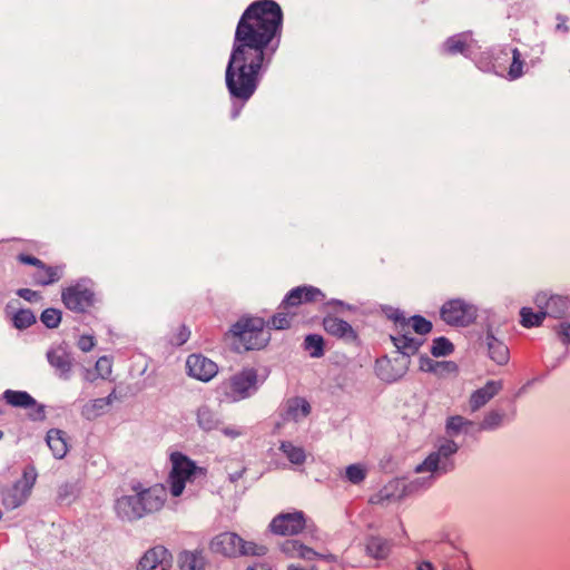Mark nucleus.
<instances>
[{
  "instance_id": "1",
  "label": "nucleus",
  "mask_w": 570,
  "mask_h": 570,
  "mask_svg": "<svg viewBox=\"0 0 570 570\" xmlns=\"http://www.w3.org/2000/svg\"><path fill=\"white\" fill-rule=\"evenodd\" d=\"M283 33V11L274 0H256L236 26L225 81L233 99L243 104L257 90L277 52Z\"/></svg>"
},
{
  "instance_id": "2",
  "label": "nucleus",
  "mask_w": 570,
  "mask_h": 570,
  "mask_svg": "<svg viewBox=\"0 0 570 570\" xmlns=\"http://www.w3.org/2000/svg\"><path fill=\"white\" fill-rule=\"evenodd\" d=\"M324 293L314 286H297L288 292L278 307V312L266 326L274 330H287L299 323L301 306L308 303H323Z\"/></svg>"
},
{
  "instance_id": "3",
  "label": "nucleus",
  "mask_w": 570,
  "mask_h": 570,
  "mask_svg": "<svg viewBox=\"0 0 570 570\" xmlns=\"http://www.w3.org/2000/svg\"><path fill=\"white\" fill-rule=\"evenodd\" d=\"M395 333L391 335L394 346L404 355L415 354L423 344L421 337H414L412 333L425 335L431 332L432 324L420 315L405 318L403 315L395 314Z\"/></svg>"
},
{
  "instance_id": "4",
  "label": "nucleus",
  "mask_w": 570,
  "mask_h": 570,
  "mask_svg": "<svg viewBox=\"0 0 570 570\" xmlns=\"http://www.w3.org/2000/svg\"><path fill=\"white\" fill-rule=\"evenodd\" d=\"M476 65L483 71H492L505 79L515 80L523 75L524 60L517 48L505 47L493 57H481Z\"/></svg>"
},
{
  "instance_id": "5",
  "label": "nucleus",
  "mask_w": 570,
  "mask_h": 570,
  "mask_svg": "<svg viewBox=\"0 0 570 570\" xmlns=\"http://www.w3.org/2000/svg\"><path fill=\"white\" fill-rule=\"evenodd\" d=\"M209 548L213 553L228 558L239 556H264L266 547L259 546L253 541H246L235 532H223L217 534L210 541Z\"/></svg>"
},
{
  "instance_id": "6",
  "label": "nucleus",
  "mask_w": 570,
  "mask_h": 570,
  "mask_svg": "<svg viewBox=\"0 0 570 570\" xmlns=\"http://www.w3.org/2000/svg\"><path fill=\"white\" fill-rule=\"evenodd\" d=\"M257 371L244 368L243 371L224 380L217 387L222 401L237 402L249 397L257 391Z\"/></svg>"
},
{
  "instance_id": "7",
  "label": "nucleus",
  "mask_w": 570,
  "mask_h": 570,
  "mask_svg": "<svg viewBox=\"0 0 570 570\" xmlns=\"http://www.w3.org/2000/svg\"><path fill=\"white\" fill-rule=\"evenodd\" d=\"M171 470L168 476L169 490L173 497H179L187 482L198 476L205 478L206 470L197 466L194 461L180 452L170 454Z\"/></svg>"
},
{
  "instance_id": "8",
  "label": "nucleus",
  "mask_w": 570,
  "mask_h": 570,
  "mask_svg": "<svg viewBox=\"0 0 570 570\" xmlns=\"http://www.w3.org/2000/svg\"><path fill=\"white\" fill-rule=\"evenodd\" d=\"M281 550L288 558H299L304 560L317 559V563L308 568L292 564L287 570H341V564L333 554H318L298 540H285L281 544Z\"/></svg>"
},
{
  "instance_id": "9",
  "label": "nucleus",
  "mask_w": 570,
  "mask_h": 570,
  "mask_svg": "<svg viewBox=\"0 0 570 570\" xmlns=\"http://www.w3.org/2000/svg\"><path fill=\"white\" fill-rule=\"evenodd\" d=\"M265 326L262 317H245L234 324L232 332L244 350H259L269 341V333L265 331Z\"/></svg>"
},
{
  "instance_id": "10",
  "label": "nucleus",
  "mask_w": 570,
  "mask_h": 570,
  "mask_svg": "<svg viewBox=\"0 0 570 570\" xmlns=\"http://www.w3.org/2000/svg\"><path fill=\"white\" fill-rule=\"evenodd\" d=\"M36 479L37 473L33 468L24 469L19 480L2 490V504L8 509H16L22 505L29 498Z\"/></svg>"
},
{
  "instance_id": "11",
  "label": "nucleus",
  "mask_w": 570,
  "mask_h": 570,
  "mask_svg": "<svg viewBox=\"0 0 570 570\" xmlns=\"http://www.w3.org/2000/svg\"><path fill=\"white\" fill-rule=\"evenodd\" d=\"M459 450L458 444L452 440H445L438 451L432 452L422 464L416 468V472L446 473L454 468L453 454Z\"/></svg>"
},
{
  "instance_id": "12",
  "label": "nucleus",
  "mask_w": 570,
  "mask_h": 570,
  "mask_svg": "<svg viewBox=\"0 0 570 570\" xmlns=\"http://www.w3.org/2000/svg\"><path fill=\"white\" fill-rule=\"evenodd\" d=\"M61 299L68 309L86 313L94 307L96 294L85 282H78L62 289Z\"/></svg>"
},
{
  "instance_id": "13",
  "label": "nucleus",
  "mask_w": 570,
  "mask_h": 570,
  "mask_svg": "<svg viewBox=\"0 0 570 570\" xmlns=\"http://www.w3.org/2000/svg\"><path fill=\"white\" fill-rule=\"evenodd\" d=\"M130 489L139 497L144 517L159 511L167 500V489L163 484L145 488L140 482H135Z\"/></svg>"
},
{
  "instance_id": "14",
  "label": "nucleus",
  "mask_w": 570,
  "mask_h": 570,
  "mask_svg": "<svg viewBox=\"0 0 570 570\" xmlns=\"http://www.w3.org/2000/svg\"><path fill=\"white\" fill-rule=\"evenodd\" d=\"M441 318L449 325L466 326L476 317V309L463 299H451L443 304Z\"/></svg>"
},
{
  "instance_id": "15",
  "label": "nucleus",
  "mask_w": 570,
  "mask_h": 570,
  "mask_svg": "<svg viewBox=\"0 0 570 570\" xmlns=\"http://www.w3.org/2000/svg\"><path fill=\"white\" fill-rule=\"evenodd\" d=\"M434 553L443 570H472L466 554L451 542H440Z\"/></svg>"
},
{
  "instance_id": "16",
  "label": "nucleus",
  "mask_w": 570,
  "mask_h": 570,
  "mask_svg": "<svg viewBox=\"0 0 570 570\" xmlns=\"http://www.w3.org/2000/svg\"><path fill=\"white\" fill-rule=\"evenodd\" d=\"M306 527V517L303 511L279 513L269 523V530L278 535H295Z\"/></svg>"
},
{
  "instance_id": "17",
  "label": "nucleus",
  "mask_w": 570,
  "mask_h": 570,
  "mask_svg": "<svg viewBox=\"0 0 570 570\" xmlns=\"http://www.w3.org/2000/svg\"><path fill=\"white\" fill-rule=\"evenodd\" d=\"M173 556L164 546L148 549L139 559L137 570H170Z\"/></svg>"
},
{
  "instance_id": "18",
  "label": "nucleus",
  "mask_w": 570,
  "mask_h": 570,
  "mask_svg": "<svg viewBox=\"0 0 570 570\" xmlns=\"http://www.w3.org/2000/svg\"><path fill=\"white\" fill-rule=\"evenodd\" d=\"M3 399L13 407L29 409V416L32 420H45L46 417L45 406L38 404L37 401L24 391L7 390L3 392Z\"/></svg>"
},
{
  "instance_id": "19",
  "label": "nucleus",
  "mask_w": 570,
  "mask_h": 570,
  "mask_svg": "<svg viewBox=\"0 0 570 570\" xmlns=\"http://www.w3.org/2000/svg\"><path fill=\"white\" fill-rule=\"evenodd\" d=\"M534 303L544 313V317L548 315L556 318L562 317L569 308L567 298L559 295H548L547 293H539Z\"/></svg>"
},
{
  "instance_id": "20",
  "label": "nucleus",
  "mask_w": 570,
  "mask_h": 570,
  "mask_svg": "<svg viewBox=\"0 0 570 570\" xmlns=\"http://www.w3.org/2000/svg\"><path fill=\"white\" fill-rule=\"evenodd\" d=\"M188 374L197 380L207 382L217 374V365L209 358L191 354L186 361Z\"/></svg>"
},
{
  "instance_id": "21",
  "label": "nucleus",
  "mask_w": 570,
  "mask_h": 570,
  "mask_svg": "<svg viewBox=\"0 0 570 570\" xmlns=\"http://www.w3.org/2000/svg\"><path fill=\"white\" fill-rule=\"evenodd\" d=\"M117 517L124 521H136L144 517L137 493L118 498L114 505Z\"/></svg>"
},
{
  "instance_id": "22",
  "label": "nucleus",
  "mask_w": 570,
  "mask_h": 570,
  "mask_svg": "<svg viewBox=\"0 0 570 570\" xmlns=\"http://www.w3.org/2000/svg\"><path fill=\"white\" fill-rule=\"evenodd\" d=\"M323 327L327 334L346 342H353L357 337L354 328L347 322L336 316L328 315L324 317Z\"/></svg>"
},
{
  "instance_id": "23",
  "label": "nucleus",
  "mask_w": 570,
  "mask_h": 570,
  "mask_svg": "<svg viewBox=\"0 0 570 570\" xmlns=\"http://www.w3.org/2000/svg\"><path fill=\"white\" fill-rule=\"evenodd\" d=\"M47 358L61 377L67 379L69 376L72 367V357L63 346L59 345L50 348L47 353Z\"/></svg>"
},
{
  "instance_id": "24",
  "label": "nucleus",
  "mask_w": 570,
  "mask_h": 570,
  "mask_svg": "<svg viewBox=\"0 0 570 570\" xmlns=\"http://www.w3.org/2000/svg\"><path fill=\"white\" fill-rule=\"evenodd\" d=\"M502 389L501 382L489 381L483 387L472 393L469 404L472 412L478 411L494 397Z\"/></svg>"
},
{
  "instance_id": "25",
  "label": "nucleus",
  "mask_w": 570,
  "mask_h": 570,
  "mask_svg": "<svg viewBox=\"0 0 570 570\" xmlns=\"http://www.w3.org/2000/svg\"><path fill=\"white\" fill-rule=\"evenodd\" d=\"M473 47L474 40L470 33H459L446 39L443 45V50L449 55L461 53L470 56Z\"/></svg>"
},
{
  "instance_id": "26",
  "label": "nucleus",
  "mask_w": 570,
  "mask_h": 570,
  "mask_svg": "<svg viewBox=\"0 0 570 570\" xmlns=\"http://www.w3.org/2000/svg\"><path fill=\"white\" fill-rule=\"evenodd\" d=\"M62 265L50 266L42 262L32 273V279L36 285L48 286L57 283L62 277Z\"/></svg>"
},
{
  "instance_id": "27",
  "label": "nucleus",
  "mask_w": 570,
  "mask_h": 570,
  "mask_svg": "<svg viewBox=\"0 0 570 570\" xmlns=\"http://www.w3.org/2000/svg\"><path fill=\"white\" fill-rule=\"evenodd\" d=\"M311 412L309 403L303 397H292L284 405L283 417L286 421L298 422L305 419Z\"/></svg>"
},
{
  "instance_id": "28",
  "label": "nucleus",
  "mask_w": 570,
  "mask_h": 570,
  "mask_svg": "<svg viewBox=\"0 0 570 570\" xmlns=\"http://www.w3.org/2000/svg\"><path fill=\"white\" fill-rule=\"evenodd\" d=\"M365 551L375 560H385L392 551V542L381 537H371L365 544Z\"/></svg>"
},
{
  "instance_id": "29",
  "label": "nucleus",
  "mask_w": 570,
  "mask_h": 570,
  "mask_svg": "<svg viewBox=\"0 0 570 570\" xmlns=\"http://www.w3.org/2000/svg\"><path fill=\"white\" fill-rule=\"evenodd\" d=\"M47 444L57 459H62L68 452L66 433L59 429H51L47 433Z\"/></svg>"
},
{
  "instance_id": "30",
  "label": "nucleus",
  "mask_w": 570,
  "mask_h": 570,
  "mask_svg": "<svg viewBox=\"0 0 570 570\" xmlns=\"http://www.w3.org/2000/svg\"><path fill=\"white\" fill-rule=\"evenodd\" d=\"M180 570H206V560L202 552L183 551L178 557Z\"/></svg>"
},
{
  "instance_id": "31",
  "label": "nucleus",
  "mask_w": 570,
  "mask_h": 570,
  "mask_svg": "<svg viewBox=\"0 0 570 570\" xmlns=\"http://www.w3.org/2000/svg\"><path fill=\"white\" fill-rule=\"evenodd\" d=\"M487 344L490 357L499 365H504L509 361V348L501 341L492 335L487 336Z\"/></svg>"
},
{
  "instance_id": "32",
  "label": "nucleus",
  "mask_w": 570,
  "mask_h": 570,
  "mask_svg": "<svg viewBox=\"0 0 570 570\" xmlns=\"http://www.w3.org/2000/svg\"><path fill=\"white\" fill-rule=\"evenodd\" d=\"M111 395L107 397H100L92 400L83 405L81 410L82 416H85L88 420H92L100 414L104 413V411L110 405L111 403Z\"/></svg>"
},
{
  "instance_id": "33",
  "label": "nucleus",
  "mask_w": 570,
  "mask_h": 570,
  "mask_svg": "<svg viewBox=\"0 0 570 570\" xmlns=\"http://www.w3.org/2000/svg\"><path fill=\"white\" fill-rule=\"evenodd\" d=\"M279 450L292 464L302 465L306 460L305 450L302 446L294 445L289 441H283L281 443Z\"/></svg>"
},
{
  "instance_id": "34",
  "label": "nucleus",
  "mask_w": 570,
  "mask_h": 570,
  "mask_svg": "<svg viewBox=\"0 0 570 570\" xmlns=\"http://www.w3.org/2000/svg\"><path fill=\"white\" fill-rule=\"evenodd\" d=\"M197 421L202 429L212 431L218 428L219 420L208 406H202L197 412Z\"/></svg>"
},
{
  "instance_id": "35",
  "label": "nucleus",
  "mask_w": 570,
  "mask_h": 570,
  "mask_svg": "<svg viewBox=\"0 0 570 570\" xmlns=\"http://www.w3.org/2000/svg\"><path fill=\"white\" fill-rule=\"evenodd\" d=\"M304 348L311 357H322L324 355V340L318 334H309L304 340Z\"/></svg>"
},
{
  "instance_id": "36",
  "label": "nucleus",
  "mask_w": 570,
  "mask_h": 570,
  "mask_svg": "<svg viewBox=\"0 0 570 570\" xmlns=\"http://www.w3.org/2000/svg\"><path fill=\"white\" fill-rule=\"evenodd\" d=\"M12 325L18 330H26L36 323V316L30 309H19L11 316Z\"/></svg>"
},
{
  "instance_id": "37",
  "label": "nucleus",
  "mask_w": 570,
  "mask_h": 570,
  "mask_svg": "<svg viewBox=\"0 0 570 570\" xmlns=\"http://www.w3.org/2000/svg\"><path fill=\"white\" fill-rule=\"evenodd\" d=\"M521 324L524 327L538 326L544 320V313L539 309L533 312L531 307H522L520 311Z\"/></svg>"
},
{
  "instance_id": "38",
  "label": "nucleus",
  "mask_w": 570,
  "mask_h": 570,
  "mask_svg": "<svg viewBox=\"0 0 570 570\" xmlns=\"http://www.w3.org/2000/svg\"><path fill=\"white\" fill-rule=\"evenodd\" d=\"M472 424V421L466 420L461 415H454L448 419L446 431L449 434L455 435L462 431H466V428L471 426Z\"/></svg>"
},
{
  "instance_id": "39",
  "label": "nucleus",
  "mask_w": 570,
  "mask_h": 570,
  "mask_svg": "<svg viewBox=\"0 0 570 570\" xmlns=\"http://www.w3.org/2000/svg\"><path fill=\"white\" fill-rule=\"evenodd\" d=\"M453 351V344L445 337H439L433 341L431 353L434 356H446Z\"/></svg>"
},
{
  "instance_id": "40",
  "label": "nucleus",
  "mask_w": 570,
  "mask_h": 570,
  "mask_svg": "<svg viewBox=\"0 0 570 570\" xmlns=\"http://www.w3.org/2000/svg\"><path fill=\"white\" fill-rule=\"evenodd\" d=\"M40 320L48 328H56L61 322V312L57 308H47Z\"/></svg>"
},
{
  "instance_id": "41",
  "label": "nucleus",
  "mask_w": 570,
  "mask_h": 570,
  "mask_svg": "<svg viewBox=\"0 0 570 570\" xmlns=\"http://www.w3.org/2000/svg\"><path fill=\"white\" fill-rule=\"evenodd\" d=\"M345 476L353 484H358L365 479L366 469L361 464H351L346 468Z\"/></svg>"
},
{
  "instance_id": "42",
  "label": "nucleus",
  "mask_w": 570,
  "mask_h": 570,
  "mask_svg": "<svg viewBox=\"0 0 570 570\" xmlns=\"http://www.w3.org/2000/svg\"><path fill=\"white\" fill-rule=\"evenodd\" d=\"M503 414L499 411H490L480 424L481 430H493L501 425Z\"/></svg>"
},
{
  "instance_id": "43",
  "label": "nucleus",
  "mask_w": 570,
  "mask_h": 570,
  "mask_svg": "<svg viewBox=\"0 0 570 570\" xmlns=\"http://www.w3.org/2000/svg\"><path fill=\"white\" fill-rule=\"evenodd\" d=\"M421 370L423 371H432V372H439V368H446L454 371L456 368L455 364L453 362H436L433 364V362L430 358H421Z\"/></svg>"
},
{
  "instance_id": "44",
  "label": "nucleus",
  "mask_w": 570,
  "mask_h": 570,
  "mask_svg": "<svg viewBox=\"0 0 570 570\" xmlns=\"http://www.w3.org/2000/svg\"><path fill=\"white\" fill-rule=\"evenodd\" d=\"M190 336V331L185 325H179L171 334L169 341L175 346L185 344Z\"/></svg>"
},
{
  "instance_id": "45",
  "label": "nucleus",
  "mask_w": 570,
  "mask_h": 570,
  "mask_svg": "<svg viewBox=\"0 0 570 570\" xmlns=\"http://www.w3.org/2000/svg\"><path fill=\"white\" fill-rule=\"evenodd\" d=\"M570 28L568 26V18L562 14H557L554 18L553 31L558 36H566Z\"/></svg>"
},
{
  "instance_id": "46",
  "label": "nucleus",
  "mask_w": 570,
  "mask_h": 570,
  "mask_svg": "<svg viewBox=\"0 0 570 570\" xmlns=\"http://www.w3.org/2000/svg\"><path fill=\"white\" fill-rule=\"evenodd\" d=\"M96 370L101 377H107L111 374V361L107 356H101L96 362Z\"/></svg>"
},
{
  "instance_id": "47",
  "label": "nucleus",
  "mask_w": 570,
  "mask_h": 570,
  "mask_svg": "<svg viewBox=\"0 0 570 570\" xmlns=\"http://www.w3.org/2000/svg\"><path fill=\"white\" fill-rule=\"evenodd\" d=\"M556 333L559 337V340L564 344L568 345L570 343V324L568 323H561L556 327Z\"/></svg>"
},
{
  "instance_id": "48",
  "label": "nucleus",
  "mask_w": 570,
  "mask_h": 570,
  "mask_svg": "<svg viewBox=\"0 0 570 570\" xmlns=\"http://www.w3.org/2000/svg\"><path fill=\"white\" fill-rule=\"evenodd\" d=\"M77 346L82 351V352H89L94 348L95 346V338L94 336H90V335H81L77 342Z\"/></svg>"
},
{
  "instance_id": "49",
  "label": "nucleus",
  "mask_w": 570,
  "mask_h": 570,
  "mask_svg": "<svg viewBox=\"0 0 570 570\" xmlns=\"http://www.w3.org/2000/svg\"><path fill=\"white\" fill-rule=\"evenodd\" d=\"M17 259L21 264L32 265L35 267H38L42 263V261H40L39 258L28 255V254H19L17 256Z\"/></svg>"
},
{
  "instance_id": "50",
  "label": "nucleus",
  "mask_w": 570,
  "mask_h": 570,
  "mask_svg": "<svg viewBox=\"0 0 570 570\" xmlns=\"http://www.w3.org/2000/svg\"><path fill=\"white\" fill-rule=\"evenodd\" d=\"M17 294L29 302H36L39 298V294L30 288H20Z\"/></svg>"
},
{
  "instance_id": "51",
  "label": "nucleus",
  "mask_w": 570,
  "mask_h": 570,
  "mask_svg": "<svg viewBox=\"0 0 570 570\" xmlns=\"http://www.w3.org/2000/svg\"><path fill=\"white\" fill-rule=\"evenodd\" d=\"M222 431L226 436L232 439L238 438L244 434V430L239 426H227L224 428Z\"/></svg>"
},
{
  "instance_id": "52",
  "label": "nucleus",
  "mask_w": 570,
  "mask_h": 570,
  "mask_svg": "<svg viewBox=\"0 0 570 570\" xmlns=\"http://www.w3.org/2000/svg\"><path fill=\"white\" fill-rule=\"evenodd\" d=\"M415 570H435V568L430 561L419 560L415 562Z\"/></svg>"
},
{
  "instance_id": "53",
  "label": "nucleus",
  "mask_w": 570,
  "mask_h": 570,
  "mask_svg": "<svg viewBox=\"0 0 570 570\" xmlns=\"http://www.w3.org/2000/svg\"><path fill=\"white\" fill-rule=\"evenodd\" d=\"M246 570H273V568L266 562H256Z\"/></svg>"
},
{
  "instance_id": "54",
  "label": "nucleus",
  "mask_w": 570,
  "mask_h": 570,
  "mask_svg": "<svg viewBox=\"0 0 570 570\" xmlns=\"http://www.w3.org/2000/svg\"><path fill=\"white\" fill-rule=\"evenodd\" d=\"M385 380H395V377L385 376Z\"/></svg>"
},
{
  "instance_id": "55",
  "label": "nucleus",
  "mask_w": 570,
  "mask_h": 570,
  "mask_svg": "<svg viewBox=\"0 0 570 570\" xmlns=\"http://www.w3.org/2000/svg\"><path fill=\"white\" fill-rule=\"evenodd\" d=\"M3 438V432L0 430V440Z\"/></svg>"
}]
</instances>
